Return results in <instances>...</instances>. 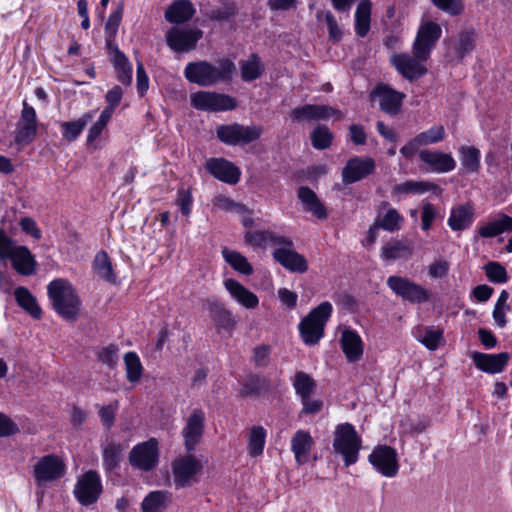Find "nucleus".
<instances>
[{
	"mask_svg": "<svg viewBox=\"0 0 512 512\" xmlns=\"http://www.w3.org/2000/svg\"><path fill=\"white\" fill-rule=\"evenodd\" d=\"M235 70V64L227 58L217 61V65L203 60L189 62L184 69V76L190 83L211 87L219 82L231 81Z\"/></svg>",
	"mask_w": 512,
	"mask_h": 512,
	"instance_id": "1",
	"label": "nucleus"
},
{
	"mask_svg": "<svg viewBox=\"0 0 512 512\" xmlns=\"http://www.w3.org/2000/svg\"><path fill=\"white\" fill-rule=\"evenodd\" d=\"M47 293L53 309L67 321H76L80 314L81 300L71 283L63 278L51 281Z\"/></svg>",
	"mask_w": 512,
	"mask_h": 512,
	"instance_id": "2",
	"label": "nucleus"
},
{
	"mask_svg": "<svg viewBox=\"0 0 512 512\" xmlns=\"http://www.w3.org/2000/svg\"><path fill=\"white\" fill-rule=\"evenodd\" d=\"M11 260L13 268L20 275L35 273L37 262L26 246L15 245L14 240L0 228V260Z\"/></svg>",
	"mask_w": 512,
	"mask_h": 512,
	"instance_id": "3",
	"label": "nucleus"
},
{
	"mask_svg": "<svg viewBox=\"0 0 512 512\" xmlns=\"http://www.w3.org/2000/svg\"><path fill=\"white\" fill-rule=\"evenodd\" d=\"M361 446L362 439L352 424L343 423L336 426L333 449L343 458L346 467L357 462Z\"/></svg>",
	"mask_w": 512,
	"mask_h": 512,
	"instance_id": "4",
	"label": "nucleus"
},
{
	"mask_svg": "<svg viewBox=\"0 0 512 512\" xmlns=\"http://www.w3.org/2000/svg\"><path fill=\"white\" fill-rule=\"evenodd\" d=\"M332 313V305L324 301L313 308L299 324V331L303 342L315 345L324 335V329Z\"/></svg>",
	"mask_w": 512,
	"mask_h": 512,
	"instance_id": "5",
	"label": "nucleus"
},
{
	"mask_svg": "<svg viewBox=\"0 0 512 512\" xmlns=\"http://www.w3.org/2000/svg\"><path fill=\"white\" fill-rule=\"evenodd\" d=\"M173 482L176 489L191 486L197 482V475L201 473L203 464L192 454L175 458L171 463Z\"/></svg>",
	"mask_w": 512,
	"mask_h": 512,
	"instance_id": "6",
	"label": "nucleus"
},
{
	"mask_svg": "<svg viewBox=\"0 0 512 512\" xmlns=\"http://www.w3.org/2000/svg\"><path fill=\"white\" fill-rule=\"evenodd\" d=\"M262 133L261 126H244L239 123L220 125L216 130L218 139L231 146L249 144L259 139Z\"/></svg>",
	"mask_w": 512,
	"mask_h": 512,
	"instance_id": "7",
	"label": "nucleus"
},
{
	"mask_svg": "<svg viewBox=\"0 0 512 512\" xmlns=\"http://www.w3.org/2000/svg\"><path fill=\"white\" fill-rule=\"evenodd\" d=\"M477 34L474 29H463L444 41L445 56L451 62H461L476 47Z\"/></svg>",
	"mask_w": 512,
	"mask_h": 512,
	"instance_id": "8",
	"label": "nucleus"
},
{
	"mask_svg": "<svg viewBox=\"0 0 512 512\" xmlns=\"http://www.w3.org/2000/svg\"><path fill=\"white\" fill-rule=\"evenodd\" d=\"M386 284L397 296L410 303L423 304L430 300L429 291L407 277L393 275L387 278Z\"/></svg>",
	"mask_w": 512,
	"mask_h": 512,
	"instance_id": "9",
	"label": "nucleus"
},
{
	"mask_svg": "<svg viewBox=\"0 0 512 512\" xmlns=\"http://www.w3.org/2000/svg\"><path fill=\"white\" fill-rule=\"evenodd\" d=\"M159 443L156 438L137 444L129 454L130 464L142 471H151L159 463Z\"/></svg>",
	"mask_w": 512,
	"mask_h": 512,
	"instance_id": "10",
	"label": "nucleus"
},
{
	"mask_svg": "<svg viewBox=\"0 0 512 512\" xmlns=\"http://www.w3.org/2000/svg\"><path fill=\"white\" fill-rule=\"evenodd\" d=\"M441 34L442 29L438 23L427 21L422 24L413 43V54L420 59H428Z\"/></svg>",
	"mask_w": 512,
	"mask_h": 512,
	"instance_id": "11",
	"label": "nucleus"
},
{
	"mask_svg": "<svg viewBox=\"0 0 512 512\" xmlns=\"http://www.w3.org/2000/svg\"><path fill=\"white\" fill-rule=\"evenodd\" d=\"M191 105L204 111H227L233 110L237 102L229 95L210 91H199L191 95Z\"/></svg>",
	"mask_w": 512,
	"mask_h": 512,
	"instance_id": "12",
	"label": "nucleus"
},
{
	"mask_svg": "<svg viewBox=\"0 0 512 512\" xmlns=\"http://www.w3.org/2000/svg\"><path fill=\"white\" fill-rule=\"evenodd\" d=\"M38 129L36 111L23 101L20 118L16 124L14 141L18 146H26L33 142Z\"/></svg>",
	"mask_w": 512,
	"mask_h": 512,
	"instance_id": "13",
	"label": "nucleus"
},
{
	"mask_svg": "<svg viewBox=\"0 0 512 512\" xmlns=\"http://www.w3.org/2000/svg\"><path fill=\"white\" fill-rule=\"evenodd\" d=\"M64 473L65 464L62 459L55 454L41 457L34 465L33 469V476L38 486L56 481L60 479Z\"/></svg>",
	"mask_w": 512,
	"mask_h": 512,
	"instance_id": "14",
	"label": "nucleus"
},
{
	"mask_svg": "<svg viewBox=\"0 0 512 512\" xmlns=\"http://www.w3.org/2000/svg\"><path fill=\"white\" fill-rule=\"evenodd\" d=\"M102 493V483L99 474L94 470L84 473L77 481L74 494L77 500L85 506L94 504Z\"/></svg>",
	"mask_w": 512,
	"mask_h": 512,
	"instance_id": "15",
	"label": "nucleus"
},
{
	"mask_svg": "<svg viewBox=\"0 0 512 512\" xmlns=\"http://www.w3.org/2000/svg\"><path fill=\"white\" fill-rule=\"evenodd\" d=\"M203 32L197 28L173 27L166 34L169 48L175 52H188L196 48Z\"/></svg>",
	"mask_w": 512,
	"mask_h": 512,
	"instance_id": "16",
	"label": "nucleus"
},
{
	"mask_svg": "<svg viewBox=\"0 0 512 512\" xmlns=\"http://www.w3.org/2000/svg\"><path fill=\"white\" fill-rule=\"evenodd\" d=\"M369 462L385 477H394L399 470L397 453L387 445H379L369 455Z\"/></svg>",
	"mask_w": 512,
	"mask_h": 512,
	"instance_id": "17",
	"label": "nucleus"
},
{
	"mask_svg": "<svg viewBox=\"0 0 512 512\" xmlns=\"http://www.w3.org/2000/svg\"><path fill=\"white\" fill-rule=\"evenodd\" d=\"M375 169L376 163L373 158L354 156L342 169V181L346 185L358 182L374 173Z\"/></svg>",
	"mask_w": 512,
	"mask_h": 512,
	"instance_id": "18",
	"label": "nucleus"
},
{
	"mask_svg": "<svg viewBox=\"0 0 512 512\" xmlns=\"http://www.w3.org/2000/svg\"><path fill=\"white\" fill-rule=\"evenodd\" d=\"M205 428V413L202 409L196 408L186 420L182 429L184 445L188 452H192L201 441Z\"/></svg>",
	"mask_w": 512,
	"mask_h": 512,
	"instance_id": "19",
	"label": "nucleus"
},
{
	"mask_svg": "<svg viewBox=\"0 0 512 512\" xmlns=\"http://www.w3.org/2000/svg\"><path fill=\"white\" fill-rule=\"evenodd\" d=\"M342 112L329 105L305 104L296 107L291 111L290 117L293 121H318L327 120L331 117L341 118Z\"/></svg>",
	"mask_w": 512,
	"mask_h": 512,
	"instance_id": "20",
	"label": "nucleus"
},
{
	"mask_svg": "<svg viewBox=\"0 0 512 512\" xmlns=\"http://www.w3.org/2000/svg\"><path fill=\"white\" fill-rule=\"evenodd\" d=\"M205 168L214 178L230 185L238 183L241 176L240 169L225 158H209Z\"/></svg>",
	"mask_w": 512,
	"mask_h": 512,
	"instance_id": "21",
	"label": "nucleus"
},
{
	"mask_svg": "<svg viewBox=\"0 0 512 512\" xmlns=\"http://www.w3.org/2000/svg\"><path fill=\"white\" fill-rule=\"evenodd\" d=\"M373 99H378L380 109L391 116L397 115L401 109L405 94L387 85H378L371 93Z\"/></svg>",
	"mask_w": 512,
	"mask_h": 512,
	"instance_id": "22",
	"label": "nucleus"
},
{
	"mask_svg": "<svg viewBox=\"0 0 512 512\" xmlns=\"http://www.w3.org/2000/svg\"><path fill=\"white\" fill-rule=\"evenodd\" d=\"M428 59H420L419 57L409 54H398L393 56L392 62L397 71L406 79L412 81L420 78L427 73L424 62Z\"/></svg>",
	"mask_w": 512,
	"mask_h": 512,
	"instance_id": "23",
	"label": "nucleus"
},
{
	"mask_svg": "<svg viewBox=\"0 0 512 512\" xmlns=\"http://www.w3.org/2000/svg\"><path fill=\"white\" fill-rule=\"evenodd\" d=\"M474 365L481 371L489 374L500 373L504 370L510 355L507 352L498 354H485L481 352H473L471 354Z\"/></svg>",
	"mask_w": 512,
	"mask_h": 512,
	"instance_id": "24",
	"label": "nucleus"
},
{
	"mask_svg": "<svg viewBox=\"0 0 512 512\" xmlns=\"http://www.w3.org/2000/svg\"><path fill=\"white\" fill-rule=\"evenodd\" d=\"M273 257L291 272L304 273L308 270V264L304 256L289 246H279V248L274 250Z\"/></svg>",
	"mask_w": 512,
	"mask_h": 512,
	"instance_id": "25",
	"label": "nucleus"
},
{
	"mask_svg": "<svg viewBox=\"0 0 512 512\" xmlns=\"http://www.w3.org/2000/svg\"><path fill=\"white\" fill-rule=\"evenodd\" d=\"M245 243L253 247L272 246H293V241L285 236L278 235L268 230L248 231L244 235Z\"/></svg>",
	"mask_w": 512,
	"mask_h": 512,
	"instance_id": "26",
	"label": "nucleus"
},
{
	"mask_svg": "<svg viewBox=\"0 0 512 512\" xmlns=\"http://www.w3.org/2000/svg\"><path fill=\"white\" fill-rule=\"evenodd\" d=\"M419 158L422 162L429 165L433 171L438 173L450 172L456 167V162L450 154L439 151L421 150Z\"/></svg>",
	"mask_w": 512,
	"mask_h": 512,
	"instance_id": "27",
	"label": "nucleus"
},
{
	"mask_svg": "<svg viewBox=\"0 0 512 512\" xmlns=\"http://www.w3.org/2000/svg\"><path fill=\"white\" fill-rule=\"evenodd\" d=\"M413 255V246L409 240L391 239L381 249L383 261L408 260Z\"/></svg>",
	"mask_w": 512,
	"mask_h": 512,
	"instance_id": "28",
	"label": "nucleus"
},
{
	"mask_svg": "<svg viewBox=\"0 0 512 512\" xmlns=\"http://www.w3.org/2000/svg\"><path fill=\"white\" fill-rule=\"evenodd\" d=\"M207 309L217 328L228 332L235 329L236 320L231 311L226 309L222 302L217 299H209L207 301Z\"/></svg>",
	"mask_w": 512,
	"mask_h": 512,
	"instance_id": "29",
	"label": "nucleus"
},
{
	"mask_svg": "<svg viewBox=\"0 0 512 512\" xmlns=\"http://www.w3.org/2000/svg\"><path fill=\"white\" fill-rule=\"evenodd\" d=\"M340 346L347 360L351 363L359 361L363 355V342L359 334L351 329L342 331Z\"/></svg>",
	"mask_w": 512,
	"mask_h": 512,
	"instance_id": "30",
	"label": "nucleus"
},
{
	"mask_svg": "<svg viewBox=\"0 0 512 512\" xmlns=\"http://www.w3.org/2000/svg\"><path fill=\"white\" fill-rule=\"evenodd\" d=\"M297 196L302 203L305 212L311 213L320 220L328 217L325 206L310 187L300 186L297 191Z\"/></svg>",
	"mask_w": 512,
	"mask_h": 512,
	"instance_id": "31",
	"label": "nucleus"
},
{
	"mask_svg": "<svg viewBox=\"0 0 512 512\" xmlns=\"http://www.w3.org/2000/svg\"><path fill=\"white\" fill-rule=\"evenodd\" d=\"M297 196L302 203L305 212L311 213L320 220L328 217L325 206L310 187L300 186L297 191Z\"/></svg>",
	"mask_w": 512,
	"mask_h": 512,
	"instance_id": "32",
	"label": "nucleus"
},
{
	"mask_svg": "<svg viewBox=\"0 0 512 512\" xmlns=\"http://www.w3.org/2000/svg\"><path fill=\"white\" fill-rule=\"evenodd\" d=\"M297 196L302 203L305 212L311 213L320 220L328 217L325 206L310 187L300 186L297 191Z\"/></svg>",
	"mask_w": 512,
	"mask_h": 512,
	"instance_id": "33",
	"label": "nucleus"
},
{
	"mask_svg": "<svg viewBox=\"0 0 512 512\" xmlns=\"http://www.w3.org/2000/svg\"><path fill=\"white\" fill-rule=\"evenodd\" d=\"M313 444L314 440L308 431L298 430L295 432L291 438V450L299 465H303L309 461Z\"/></svg>",
	"mask_w": 512,
	"mask_h": 512,
	"instance_id": "34",
	"label": "nucleus"
},
{
	"mask_svg": "<svg viewBox=\"0 0 512 512\" xmlns=\"http://www.w3.org/2000/svg\"><path fill=\"white\" fill-rule=\"evenodd\" d=\"M474 220V208L470 203L461 204L451 209L448 226L453 231L468 229Z\"/></svg>",
	"mask_w": 512,
	"mask_h": 512,
	"instance_id": "35",
	"label": "nucleus"
},
{
	"mask_svg": "<svg viewBox=\"0 0 512 512\" xmlns=\"http://www.w3.org/2000/svg\"><path fill=\"white\" fill-rule=\"evenodd\" d=\"M224 285L231 296L244 307L254 309L258 306L259 299L256 294L249 291L238 281L234 279H227L224 282Z\"/></svg>",
	"mask_w": 512,
	"mask_h": 512,
	"instance_id": "36",
	"label": "nucleus"
},
{
	"mask_svg": "<svg viewBox=\"0 0 512 512\" xmlns=\"http://www.w3.org/2000/svg\"><path fill=\"white\" fill-rule=\"evenodd\" d=\"M195 13V8L189 0H176L166 10L165 18L168 22L181 24L190 20Z\"/></svg>",
	"mask_w": 512,
	"mask_h": 512,
	"instance_id": "37",
	"label": "nucleus"
},
{
	"mask_svg": "<svg viewBox=\"0 0 512 512\" xmlns=\"http://www.w3.org/2000/svg\"><path fill=\"white\" fill-rule=\"evenodd\" d=\"M172 494L166 490L150 492L141 503L142 512H165L171 503Z\"/></svg>",
	"mask_w": 512,
	"mask_h": 512,
	"instance_id": "38",
	"label": "nucleus"
},
{
	"mask_svg": "<svg viewBox=\"0 0 512 512\" xmlns=\"http://www.w3.org/2000/svg\"><path fill=\"white\" fill-rule=\"evenodd\" d=\"M241 79L245 82H252L260 78L265 65L256 53H252L247 59L239 61Z\"/></svg>",
	"mask_w": 512,
	"mask_h": 512,
	"instance_id": "39",
	"label": "nucleus"
},
{
	"mask_svg": "<svg viewBox=\"0 0 512 512\" xmlns=\"http://www.w3.org/2000/svg\"><path fill=\"white\" fill-rule=\"evenodd\" d=\"M95 116L94 111L84 113L80 118L74 121H66L60 124L62 136L68 142H72L78 138L88 123Z\"/></svg>",
	"mask_w": 512,
	"mask_h": 512,
	"instance_id": "40",
	"label": "nucleus"
},
{
	"mask_svg": "<svg viewBox=\"0 0 512 512\" xmlns=\"http://www.w3.org/2000/svg\"><path fill=\"white\" fill-rule=\"evenodd\" d=\"M112 55V62L117 71L118 80L124 85H130L132 81V67L128 58L122 53L117 46L108 48Z\"/></svg>",
	"mask_w": 512,
	"mask_h": 512,
	"instance_id": "41",
	"label": "nucleus"
},
{
	"mask_svg": "<svg viewBox=\"0 0 512 512\" xmlns=\"http://www.w3.org/2000/svg\"><path fill=\"white\" fill-rule=\"evenodd\" d=\"M371 6L370 0H361L356 8L355 32L361 38L365 37L370 30Z\"/></svg>",
	"mask_w": 512,
	"mask_h": 512,
	"instance_id": "42",
	"label": "nucleus"
},
{
	"mask_svg": "<svg viewBox=\"0 0 512 512\" xmlns=\"http://www.w3.org/2000/svg\"><path fill=\"white\" fill-rule=\"evenodd\" d=\"M17 304L27 311L33 318L40 319L42 310L37 303L36 298L25 287H17L14 291Z\"/></svg>",
	"mask_w": 512,
	"mask_h": 512,
	"instance_id": "43",
	"label": "nucleus"
},
{
	"mask_svg": "<svg viewBox=\"0 0 512 512\" xmlns=\"http://www.w3.org/2000/svg\"><path fill=\"white\" fill-rule=\"evenodd\" d=\"M221 254L224 260L236 271L243 275H251L253 273V267L248 262L247 258L241 253L230 250L227 247L222 248Z\"/></svg>",
	"mask_w": 512,
	"mask_h": 512,
	"instance_id": "44",
	"label": "nucleus"
},
{
	"mask_svg": "<svg viewBox=\"0 0 512 512\" xmlns=\"http://www.w3.org/2000/svg\"><path fill=\"white\" fill-rule=\"evenodd\" d=\"M460 162L468 173H477L480 169V151L474 146H461L459 148Z\"/></svg>",
	"mask_w": 512,
	"mask_h": 512,
	"instance_id": "45",
	"label": "nucleus"
},
{
	"mask_svg": "<svg viewBox=\"0 0 512 512\" xmlns=\"http://www.w3.org/2000/svg\"><path fill=\"white\" fill-rule=\"evenodd\" d=\"M403 221V216L395 208H389L384 215H378L374 223L380 229L393 233L400 230Z\"/></svg>",
	"mask_w": 512,
	"mask_h": 512,
	"instance_id": "46",
	"label": "nucleus"
},
{
	"mask_svg": "<svg viewBox=\"0 0 512 512\" xmlns=\"http://www.w3.org/2000/svg\"><path fill=\"white\" fill-rule=\"evenodd\" d=\"M123 446L120 443L110 442L103 448V466L107 472L118 468Z\"/></svg>",
	"mask_w": 512,
	"mask_h": 512,
	"instance_id": "47",
	"label": "nucleus"
},
{
	"mask_svg": "<svg viewBox=\"0 0 512 512\" xmlns=\"http://www.w3.org/2000/svg\"><path fill=\"white\" fill-rule=\"evenodd\" d=\"M123 11H124V4H123V2H121L118 4L115 12L109 16V18L105 24L106 45L108 48H113V46H117L114 43V38L117 34L119 25L122 20Z\"/></svg>",
	"mask_w": 512,
	"mask_h": 512,
	"instance_id": "48",
	"label": "nucleus"
},
{
	"mask_svg": "<svg viewBox=\"0 0 512 512\" xmlns=\"http://www.w3.org/2000/svg\"><path fill=\"white\" fill-rule=\"evenodd\" d=\"M266 439V431L262 426H253L248 435V452L257 457L263 453Z\"/></svg>",
	"mask_w": 512,
	"mask_h": 512,
	"instance_id": "49",
	"label": "nucleus"
},
{
	"mask_svg": "<svg viewBox=\"0 0 512 512\" xmlns=\"http://www.w3.org/2000/svg\"><path fill=\"white\" fill-rule=\"evenodd\" d=\"M270 388L269 380L259 375H250L245 381L241 390L242 396L259 395L268 391Z\"/></svg>",
	"mask_w": 512,
	"mask_h": 512,
	"instance_id": "50",
	"label": "nucleus"
},
{
	"mask_svg": "<svg viewBox=\"0 0 512 512\" xmlns=\"http://www.w3.org/2000/svg\"><path fill=\"white\" fill-rule=\"evenodd\" d=\"M293 386L297 395H299L301 399H305L307 396L312 395L316 384L310 375L303 371H298L295 374Z\"/></svg>",
	"mask_w": 512,
	"mask_h": 512,
	"instance_id": "51",
	"label": "nucleus"
},
{
	"mask_svg": "<svg viewBox=\"0 0 512 512\" xmlns=\"http://www.w3.org/2000/svg\"><path fill=\"white\" fill-rule=\"evenodd\" d=\"M312 146L318 150H324L331 146L333 133L325 125H317L310 135Z\"/></svg>",
	"mask_w": 512,
	"mask_h": 512,
	"instance_id": "52",
	"label": "nucleus"
},
{
	"mask_svg": "<svg viewBox=\"0 0 512 512\" xmlns=\"http://www.w3.org/2000/svg\"><path fill=\"white\" fill-rule=\"evenodd\" d=\"M126 377L130 382L138 381L142 376L143 367L135 352H127L124 355Z\"/></svg>",
	"mask_w": 512,
	"mask_h": 512,
	"instance_id": "53",
	"label": "nucleus"
},
{
	"mask_svg": "<svg viewBox=\"0 0 512 512\" xmlns=\"http://www.w3.org/2000/svg\"><path fill=\"white\" fill-rule=\"evenodd\" d=\"M94 264L100 278L108 282H115V275L113 274L112 265L106 252L102 251L98 253L95 257Z\"/></svg>",
	"mask_w": 512,
	"mask_h": 512,
	"instance_id": "54",
	"label": "nucleus"
},
{
	"mask_svg": "<svg viewBox=\"0 0 512 512\" xmlns=\"http://www.w3.org/2000/svg\"><path fill=\"white\" fill-rule=\"evenodd\" d=\"M445 129L442 125H435L427 131L416 135L422 146H428L441 142L445 138Z\"/></svg>",
	"mask_w": 512,
	"mask_h": 512,
	"instance_id": "55",
	"label": "nucleus"
},
{
	"mask_svg": "<svg viewBox=\"0 0 512 512\" xmlns=\"http://www.w3.org/2000/svg\"><path fill=\"white\" fill-rule=\"evenodd\" d=\"M431 3L438 10L453 17L461 15L465 10L464 0H431Z\"/></svg>",
	"mask_w": 512,
	"mask_h": 512,
	"instance_id": "56",
	"label": "nucleus"
},
{
	"mask_svg": "<svg viewBox=\"0 0 512 512\" xmlns=\"http://www.w3.org/2000/svg\"><path fill=\"white\" fill-rule=\"evenodd\" d=\"M237 6L234 2H226L222 6L212 9L209 18L214 21H230L237 14Z\"/></svg>",
	"mask_w": 512,
	"mask_h": 512,
	"instance_id": "57",
	"label": "nucleus"
},
{
	"mask_svg": "<svg viewBox=\"0 0 512 512\" xmlns=\"http://www.w3.org/2000/svg\"><path fill=\"white\" fill-rule=\"evenodd\" d=\"M484 271L493 283H506L508 281L507 271L504 266L498 262H489L484 266Z\"/></svg>",
	"mask_w": 512,
	"mask_h": 512,
	"instance_id": "58",
	"label": "nucleus"
},
{
	"mask_svg": "<svg viewBox=\"0 0 512 512\" xmlns=\"http://www.w3.org/2000/svg\"><path fill=\"white\" fill-rule=\"evenodd\" d=\"M118 351L117 345L109 344L98 351L97 359L108 367H114L118 361Z\"/></svg>",
	"mask_w": 512,
	"mask_h": 512,
	"instance_id": "59",
	"label": "nucleus"
},
{
	"mask_svg": "<svg viewBox=\"0 0 512 512\" xmlns=\"http://www.w3.org/2000/svg\"><path fill=\"white\" fill-rule=\"evenodd\" d=\"M118 406V401L116 400L109 405L99 407L98 415L103 426L108 430L115 423V415L116 411L118 410Z\"/></svg>",
	"mask_w": 512,
	"mask_h": 512,
	"instance_id": "60",
	"label": "nucleus"
},
{
	"mask_svg": "<svg viewBox=\"0 0 512 512\" xmlns=\"http://www.w3.org/2000/svg\"><path fill=\"white\" fill-rule=\"evenodd\" d=\"M438 215L439 211L432 203H424L421 212V229L428 231Z\"/></svg>",
	"mask_w": 512,
	"mask_h": 512,
	"instance_id": "61",
	"label": "nucleus"
},
{
	"mask_svg": "<svg viewBox=\"0 0 512 512\" xmlns=\"http://www.w3.org/2000/svg\"><path fill=\"white\" fill-rule=\"evenodd\" d=\"M443 337V332L440 329H428L425 331L421 342L430 350L438 348L439 343Z\"/></svg>",
	"mask_w": 512,
	"mask_h": 512,
	"instance_id": "62",
	"label": "nucleus"
},
{
	"mask_svg": "<svg viewBox=\"0 0 512 512\" xmlns=\"http://www.w3.org/2000/svg\"><path fill=\"white\" fill-rule=\"evenodd\" d=\"M449 263L444 259L434 261L429 265L428 274L432 278H443L448 274Z\"/></svg>",
	"mask_w": 512,
	"mask_h": 512,
	"instance_id": "63",
	"label": "nucleus"
},
{
	"mask_svg": "<svg viewBox=\"0 0 512 512\" xmlns=\"http://www.w3.org/2000/svg\"><path fill=\"white\" fill-rule=\"evenodd\" d=\"M20 227L23 232L30 235L36 240H39L42 237L41 230L38 228L34 219L30 217H24L20 220Z\"/></svg>",
	"mask_w": 512,
	"mask_h": 512,
	"instance_id": "64",
	"label": "nucleus"
}]
</instances>
